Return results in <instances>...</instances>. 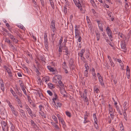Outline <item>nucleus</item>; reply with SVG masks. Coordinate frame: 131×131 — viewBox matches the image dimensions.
Masks as SVG:
<instances>
[{
    "label": "nucleus",
    "mask_w": 131,
    "mask_h": 131,
    "mask_svg": "<svg viewBox=\"0 0 131 131\" xmlns=\"http://www.w3.org/2000/svg\"><path fill=\"white\" fill-rule=\"evenodd\" d=\"M3 68L4 69H5L7 72L8 74V77L10 78L11 79L13 78V76L11 69L5 66H4Z\"/></svg>",
    "instance_id": "obj_1"
},
{
    "label": "nucleus",
    "mask_w": 131,
    "mask_h": 131,
    "mask_svg": "<svg viewBox=\"0 0 131 131\" xmlns=\"http://www.w3.org/2000/svg\"><path fill=\"white\" fill-rule=\"evenodd\" d=\"M106 31L108 36L110 38V40L112 41L113 39L112 32L108 26L107 27L106 29Z\"/></svg>",
    "instance_id": "obj_2"
},
{
    "label": "nucleus",
    "mask_w": 131,
    "mask_h": 131,
    "mask_svg": "<svg viewBox=\"0 0 131 131\" xmlns=\"http://www.w3.org/2000/svg\"><path fill=\"white\" fill-rule=\"evenodd\" d=\"M0 85L1 90L3 92H4L5 90V87L3 80L0 78Z\"/></svg>",
    "instance_id": "obj_3"
},
{
    "label": "nucleus",
    "mask_w": 131,
    "mask_h": 131,
    "mask_svg": "<svg viewBox=\"0 0 131 131\" xmlns=\"http://www.w3.org/2000/svg\"><path fill=\"white\" fill-rule=\"evenodd\" d=\"M69 66L72 68V69H74V61L72 59H70L69 61Z\"/></svg>",
    "instance_id": "obj_4"
},
{
    "label": "nucleus",
    "mask_w": 131,
    "mask_h": 131,
    "mask_svg": "<svg viewBox=\"0 0 131 131\" xmlns=\"http://www.w3.org/2000/svg\"><path fill=\"white\" fill-rule=\"evenodd\" d=\"M98 24L99 27L101 30L103 31V26L102 24L101 23L100 21L99 20H96Z\"/></svg>",
    "instance_id": "obj_5"
},
{
    "label": "nucleus",
    "mask_w": 131,
    "mask_h": 131,
    "mask_svg": "<svg viewBox=\"0 0 131 131\" xmlns=\"http://www.w3.org/2000/svg\"><path fill=\"white\" fill-rule=\"evenodd\" d=\"M19 111L20 113V115L23 118H25L26 117V115L25 111L19 108Z\"/></svg>",
    "instance_id": "obj_6"
},
{
    "label": "nucleus",
    "mask_w": 131,
    "mask_h": 131,
    "mask_svg": "<svg viewBox=\"0 0 131 131\" xmlns=\"http://www.w3.org/2000/svg\"><path fill=\"white\" fill-rule=\"evenodd\" d=\"M30 122L31 123V126L34 128L37 129L38 128V127L35 123L34 121L32 120H31Z\"/></svg>",
    "instance_id": "obj_7"
},
{
    "label": "nucleus",
    "mask_w": 131,
    "mask_h": 131,
    "mask_svg": "<svg viewBox=\"0 0 131 131\" xmlns=\"http://www.w3.org/2000/svg\"><path fill=\"white\" fill-rule=\"evenodd\" d=\"M76 6L78 7H81V4L79 0H73Z\"/></svg>",
    "instance_id": "obj_8"
},
{
    "label": "nucleus",
    "mask_w": 131,
    "mask_h": 131,
    "mask_svg": "<svg viewBox=\"0 0 131 131\" xmlns=\"http://www.w3.org/2000/svg\"><path fill=\"white\" fill-rule=\"evenodd\" d=\"M121 48L123 50V51L126 50V46L125 42L124 41H121Z\"/></svg>",
    "instance_id": "obj_9"
},
{
    "label": "nucleus",
    "mask_w": 131,
    "mask_h": 131,
    "mask_svg": "<svg viewBox=\"0 0 131 131\" xmlns=\"http://www.w3.org/2000/svg\"><path fill=\"white\" fill-rule=\"evenodd\" d=\"M98 79L101 85L102 86H104V83L103 82L102 77L101 76H100V77L99 78H98Z\"/></svg>",
    "instance_id": "obj_10"
},
{
    "label": "nucleus",
    "mask_w": 131,
    "mask_h": 131,
    "mask_svg": "<svg viewBox=\"0 0 131 131\" xmlns=\"http://www.w3.org/2000/svg\"><path fill=\"white\" fill-rule=\"evenodd\" d=\"M75 38H78V36H79L80 32L79 30L77 29H75Z\"/></svg>",
    "instance_id": "obj_11"
},
{
    "label": "nucleus",
    "mask_w": 131,
    "mask_h": 131,
    "mask_svg": "<svg viewBox=\"0 0 131 131\" xmlns=\"http://www.w3.org/2000/svg\"><path fill=\"white\" fill-rule=\"evenodd\" d=\"M108 111L109 113H114L113 109L112 108V107L111 106V105L110 104H108Z\"/></svg>",
    "instance_id": "obj_12"
},
{
    "label": "nucleus",
    "mask_w": 131,
    "mask_h": 131,
    "mask_svg": "<svg viewBox=\"0 0 131 131\" xmlns=\"http://www.w3.org/2000/svg\"><path fill=\"white\" fill-rule=\"evenodd\" d=\"M92 75L94 77L95 80H96L97 79V78H96V75L95 73V69L93 68H92Z\"/></svg>",
    "instance_id": "obj_13"
},
{
    "label": "nucleus",
    "mask_w": 131,
    "mask_h": 131,
    "mask_svg": "<svg viewBox=\"0 0 131 131\" xmlns=\"http://www.w3.org/2000/svg\"><path fill=\"white\" fill-rule=\"evenodd\" d=\"M9 126L10 127L12 131H14L15 129V127L14 126L13 124L11 122H9Z\"/></svg>",
    "instance_id": "obj_14"
},
{
    "label": "nucleus",
    "mask_w": 131,
    "mask_h": 131,
    "mask_svg": "<svg viewBox=\"0 0 131 131\" xmlns=\"http://www.w3.org/2000/svg\"><path fill=\"white\" fill-rule=\"evenodd\" d=\"M85 51V49H82L80 53H78V55H79V56L80 57H82L83 56V53H84V52Z\"/></svg>",
    "instance_id": "obj_15"
},
{
    "label": "nucleus",
    "mask_w": 131,
    "mask_h": 131,
    "mask_svg": "<svg viewBox=\"0 0 131 131\" xmlns=\"http://www.w3.org/2000/svg\"><path fill=\"white\" fill-rule=\"evenodd\" d=\"M60 122L61 124L62 125V126L63 128L64 129H65L67 127L66 126L65 124V123L64 122V121L63 120L61 121Z\"/></svg>",
    "instance_id": "obj_16"
},
{
    "label": "nucleus",
    "mask_w": 131,
    "mask_h": 131,
    "mask_svg": "<svg viewBox=\"0 0 131 131\" xmlns=\"http://www.w3.org/2000/svg\"><path fill=\"white\" fill-rule=\"evenodd\" d=\"M89 52H87L85 54V56L86 58L90 61H91V59L89 57Z\"/></svg>",
    "instance_id": "obj_17"
},
{
    "label": "nucleus",
    "mask_w": 131,
    "mask_h": 131,
    "mask_svg": "<svg viewBox=\"0 0 131 131\" xmlns=\"http://www.w3.org/2000/svg\"><path fill=\"white\" fill-rule=\"evenodd\" d=\"M44 43L45 42H48V39L47 38V35L46 33H45L44 36Z\"/></svg>",
    "instance_id": "obj_18"
},
{
    "label": "nucleus",
    "mask_w": 131,
    "mask_h": 131,
    "mask_svg": "<svg viewBox=\"0 0 131 131\" xmlns=\"http://www.w3.org/2000/svg\"><path fill=\"white\" fill-rule=\"evenodd\" d=\"M49 88L51 89H52L54 88V85L51 83H49L48 84Z\"/></svg>",
    "instance_id": "obj_19"
},
{
    "label": "nucleus",
    "mask_w": 131,
    "mask_h": 131,
    "mask_svg": "<svg viewBox=\"0 0 131 131\" xmlns=\"http://www.w3.org/2000/svg\"><path fill=\"white\" fill-rule=\"evenodd\" d=\"M49 1L51 5L52 8L53 9H54V8L55 7L53 0H49Z\"/></svg>",
    "instance_id": "obj_20"
},
{
    "label": "nucleus",
    "mask_w": 131,
    "mask_h": 131,
    "mask_svg": "<svg viewBox=\"0 0 131 131\" xmlns=\"http://www.w3.org/2000/svg\"><path fill=\"white\" fill-rule=\"evenodd\" d=\"M62 78V76L61 75H57L55 76V78L54 79H57L58 80H61Z\"/></svg>",
    "instance_id": "obj_21"
},
{
    "label": "nucleus",
    "mask_w": 131,
    "mask_h": 131,
    "mask_svg": "<svg viewBox=\"0 0 131 131\" xmlns=\"http://www.w3.org/2000/svg\"><path fill=\"white\" fill-rule=\"evenodd\" d=\"M93 117L94 118V120L95 122H98V120L96 115L95 113H93Z\"/></svg>",
    "instance_id": "obj_22"
},
{
    "label": "nucleus",
    "mask_w": 131,
    "mask_h": 131,
    "mask_svg": "<svg viewBox=\"0 0 131 131\" xmlns=\"http://www.w3.org/2000/svg\"><path fill=\"white\" fill-rule=\"evenodd\" d=\"M51 24L50 28L55 27V21L53 20L51 22Z\"/></svg>",
    "instance_id": "obj_23"
},
{
    "label": "nucleus",
    "mask_w": 131,
    "mask_h": 131,
    "mask_svg": "<svg viewBox=\"0 0 131 131\" xmlns=\"http://www.w3.org/2000/svg\"><path fill=\"white\" fill-rule=\"evenodd\" d=\"M125 10L127 11L129 9L128 5L127 2H125Z\"/></svg>",
    "instance_id": "obj_24"
},
{
    "label": "nucleus",
    "mask_w": 131,
    "mask_h": 131,
    "mask_svg": "<svg viewBox=\"0 0 131 131\" xmlns=\"http://www.w3.org/2000/svg\"><path fill=\"white\" fill-rule=\"evenodd\" d=\"M83 97L84 99V101L86 102H88L87 105H88L89 104V100L88 98H87V96H83Z\"/></svg>",
    "instance_id": "obj_25"
},
{
    "label": "nucleus",
    "mask_w": 131,
    "mask_h": 131,
    "mask_svg": "<svg viewBox=\"0 0 131 131\" xmlns=\"http://www.w3.org/2000/svg\"><path fill=\"white\" fill-rule=\"evenodd\" d=\"M96 36L97 40L98 41L99 40L100 38V34L99 32H97L96 33Z\"/></svg>",
    "instance_id": "obj_26"
},
{
    "label": "nucleus",
    "mask_w": 131,
    "mask_h": 131,
    "mask_svg": "<svg viewBox=\"0 0 131 131\" xmlns=\"http://www.w3.org/2000/svg\"><path fill=\"white\" fill-rule=\"evenodd\" d=\"M58 98L57 95L56 93H54L53 95V97L52 98V100L54 101L56 100Z\"/></svg>",
    "instance_id": "obj_27"
},
{
    "label": "nucleus",
    "mask_w": 131,
    "mask_h": 131,
    "mask_svg": "<svg viewBox=\"0 0 131 131\" xmlns=\"http://www.w3.org/2000/svg\"><path fill=\"white\" fill-rule=\"evenodd\" d=\"M47 68L49 70L53 72L55 71V70L53 69V68L51 67V66H48Z\"/></svg>",
    "instance_id": "obj_28"
},
{
    "label": "nucleus",
    "mask_w": 131,
    "mask_h": 131,
    "mask_svg": "<svg viewBox=\"0 0 131 131\" xmlns=\"http://www.w3.org/2000/svg\"><path fill=\"white\" fill-rule=\"evenodd\" d=\"M63 38L62 36H61L60 38V40L59 41V46H61V44L63 41Z\"/></svg>",
    "instance_id": "obj_29"
},
{
    "label": "nucleus",
    "mask_w": 131,
    "mask_h": 131,
    "mask_svg": "<svg viewBox=\"0 0 131 131\" xmlns=\"http://www.w3.org/2000/svg\"><path fill=\"white\" fill-rule=\"evenodd\" d=\"M28 100V102L30 103V104H31L32 102V101L31 100L30 97L29 96H27Z\"/></svg>",
    "instance_id": "obj_30"
},
{
    "label": "nucleus",
    "mask_w": 131,
    "mask_h": 131,
    "mask_svg": "<svg viewBox=\"0 0 131 131\" xmlns=\"http://www.w3.org/2000/svg\"><path fill=\"white\" fill-rule=\"evenodd\" d=\"M38 94L39 95V97H40L41 99H42L43 97V95L41 92H38Z\"/></svg>",
    "instance_id": "obj_31"
},
{
    "label": "nucleus",
    "mask_w": 131,
    "mask_h": 131,
    "mask_svg": "<svg viewBox=\"0 0 131 131\" xmlns=\"http://www.w3.org/2000/svg\"><path fill=\"white\" fill-rule=\"evenodd\" d=\"M94 91L96 93H98L99 92V91L98 88L95 87L94 88Z\"/></svg>",
    "instance_id": "obj_32"
},
{
    "label": "nucleus",
    "mask_w": 131,
    "mask_h": 131,
    "mask_svg": "<svg viewBox=\"0 0 131 131\" xmlns=\"http://www.w3.org/2000/svg\"><path fill=\"white\" fill-rule=\"evenodd\" d=\"M58 83L63 88L64 87V85L61 80H59L58 81Z\"/></svg>",
    "instance_id": "obj_33"
},
{
    "label": "nucleus",
    "mask_w": 131,
    "mask_h": 131,
    "mask_svg": "<svg viewBox=\"0 0 131 131\" xmlns=\"http://www.w3.org/2000/svg\"><path fill=\"white\" fill-rule=\"evenodd\" d=\"M10 91L14 96H16V94L15 92L13 90L12 88H10Z\"/></svg>",
    "instance_id": "obj_34"
},
{
    "label": "nucleus",
    "mask_w": 131,
    "mask_h": 131,
    "mask_svg": "<svg viewBox=\"0 0 131 131\" xmlns=\"http://www.w3.org/2000/svg\"><path fill=\"white\" fill-rule=\"evenodd\" d=\"M65 92V91L64 90H60L61 94L63 95V97H65L66 96V95L64 94V93Z\"/></svg>",
    "instance_id": "obj_35"
},
{
    "label": "nucleus",
    "mask_w": 131,
    "mask_h": 131,
    "mask_svg": "<svg viewBox=\"0 0 131 131\" xmlns=\"http://www.w3.org/2000/svg\"><path fill=\"white\" fill-rule=\"evenodd\" d=\"M8 36L12 40L14 38V36L12 35L10 33H8Z\"/></svg>",
    "instance_id": "obj_36"
},
{
    "label": "nucleus",
    "mask_w": 131,
    "mask_h": 131,
    "mask_svg": "<svg viewBox=\"0 0 131 131\" xmlns=\"http://www.w3.org/2000/svg\"><path fill=\"white\" fill-rule=\"evenodd\" d=\"M16 92H18V94L20 96H22V94L19 91L18 89L17 88H16Z\"/></svg>",
    "instance_id": "obj_37"
},
{
    "label": "nucleus",
    "mask_w": 131,
    "mask_h": 131,
    "mask_svg": "<svg viewBox=\"0 0 131 131\" xmlns=\"http://www.w3.org/2000/svg\"><path fill=\"white\" fill-rule=\"evenodd\" d=\"M3 130V131H8V126H6L5 127L2 128Z\"/></svg>",
    "instance_id": "obj_38"
},
{
    "label": "nucleus",
    "mask_w": 131,
    "mask_h": 131,
    "mask_svg": "<svg viewBox=\"0 0 131 131\" xmlns=\"http://www.w3.org/2000/svg\"><path fill=\"white\" fill-rule=\"evenodd\" d=\"M66 113L67 116L69 117H71V113L68 111H66Z\"/></svg>",
    "instance_id": "obj_39"
},
{
    "label": "nucleus",
    "mask_w": 131,
    "mask_h": 131,
    "mask_svg": "<svg viewBox=\"0 0 131 131\" xmlns=\"http://www.w3.org/2000/svg\"><path fill=\"white\" fill-rule=\"evenodd\" d=\"M126 74L127 75V78L129 79L130 78V71H126Z\"/></svg>",
    "instance_id": "obj_40"
},
{
    "label": "nucleus",
    "mask_w": 131,
    "mask_h": 131,
    "mask_svg": "<svg viewBox=\"0 0 131 131\" xmlns=\"http://www.w3.org/2000/svg\"><path fill=\"white\" fill-rule=\"evenodd\" d=\"M40 114L44 118H46V116L45 115H44V114L43 112H39Z\"/></svg>",
    "instance_id": "obj_41"
},
{
    "label": "nucleus",
    "mask_w": 131,
    "mask_h": 131,
    "mask_svg": "<svg viewBox=\"0 0 131 131\" xmlns=\"http://www.w3.org/2000/svg\"><path fill=\"white\" fill-rule=\"evenodd\" d=\"M12 113L16 116H17L18 115V112L14 110L12 112Z\"/></svg>",
    "instance_id": "obj_42"
},
{
    "label": "nucleus",
    "mask_w": 131,
    "mask_h": 131,
    "mask_svg": "<svg viewBox=\"0 0 131 131\" xmlns=\"http://www.w3.org/2000/svg\"><path fill=\"white\" fill-rule=\"evenodd\" d=\"M88 70H85L84 72V75L85 77H88Z\"/></svg>",
    "instance_id": "obj_43"
},
{
    "label": "nucleus",
    "mask_w": 131,
    "mask_h": 131,
    "mask_svg": "<svg viewBox=\"0 0 131 131\" xmlns=\"http://www.w3.org/2000/svg\"><path fill=\"white\" fill-rule=\"evenodd\" d=\"M44 45L45 46V48L46 49H48V42H45Z\"/></svg>",
    "instance_id": "obj_44"
},
{
    "label": "nucleus",
    "mask_w": 131,
    "mask_h": 131,
    "mask_svg": "<svg viewBox=\"0 0 131 131\" xmlns=\"http://www.w3.org/2000/svg\"><path fill=\"white\" fill-rule=\"evenodd\" d=\"M19 81L21 82L19 84L20 86L21 87V88H23L24 87V85L23 82L20 80H19Z\"/></svg>",
    "instance_id": "obj_45"
},
{
    "label": "nucleus",
    "mask_w": 131,
    "mask_h": 131,
    "mask_svg": "<svg viewBox=\"0 0 131 131\" xmlns=\"http://www.w3.org/2000/svg\"><path fill=\"white\" fill-rule=\"evenodd\" d=\"M98 122H94V125L95 127V128L96 129H97L98 127V125L97 124Z\"/></svg>",
    "instance_id": "obj_46"
},
{
    "label": "nucleus",
    "mask_w": 131,
    "mask_h": 131,
    "mask_svg": "<svg viewBox=\"0 0 131 131\" xmlns=\"http://www.w3.org/2000/svg\"><path fill=\"white\" fill-rule=\"evenodd\" d=\"M27 110L29 115H31V113L32 112L30 108L27 109Z\"/></svg>",
    "instance_id": "obj_47"
},
{
    "label": "nucleus",
    "mask_w": 131,
    "mask_h": 131,
    "mask_svg": "<svg viewBox=\"0 0 131 131\" xmlns=\"http://www.w3.org/2000/svg\"><path fill=\"white\" fill-rule=\"evenodd\" d=\"M52 103V104L55 107L57 108H58V107L57 106L56 103V104L55 101H53Z\"/></svg>",
    "instance_id": "obj_48"
},
{
    "label": "nucleus",
    "mask_w": 131,
    "mask_h": 131,
    "mask_svg": "<svg viewBox=\"0 0 131 131\" xmlns=\"http://www.w3.org/2000/svg\"><path fill=\"white\" fill-rule=\"evenodd\" d=\"M123 114H124V117L126 121H127V115H126V112H124V113H123Z\"/></svg>",
    "instance_id": "obj_49"
},
{
    "label": "nucleus",
    "mask_w": 131,
    "mask_h": 131,
    "mask_svg": "<svg viewBox=\"0 0 131 131\" xmlns=\"http://www.w3.org/2000/svg\"><path fill=\"white\" fill-rule=\"evenodd\" d=\"M56 104L58 107V106L59 107H61L62 104L61 102H59L57 103Z\"/></svg>",
    "instance_id": "obj_50"
},
{
    "label": "nucleus",
    "mask_w": 131,
    "mask_h": 131,
    "mask_svg": "<svg viewBox=\"0 0 131 131\" xmlns=\"http://www.w3.org/2000/svg\"><path fill=\"white\" fill-rule=\"evenodd\" d=\"M59 46V48L58 51H59L60 52H62V49L63 47H62V46Z\"/></svg>",
    "instance_id": "obj_51"
},
{
    "label": "nucleus",
    "mask_w": 131,
    "mask_h": 131,
    "mask_svg": "<svg viewBox=\"0 0 131 131\" xmlns=\"http://www.w3.org/2000/svg\"><path fill=\"white\" fill-rule=\"evenodd\" d=\"M87 90H85L84 91V93H83V96H87Z\"/></svg>",
    "instance_id": "obj_52"
},
{
    "label": "nucleus",
    "mask_w": 131,
    "mask_h": 131,
    "mask_svg": "<svg viewBox=\"0 0 131 131\" xmlns=\"http://www.w3.org/2000/svg\"><path fill=\"white\" fill-rule=\"evenodd\" d=\"M88 26L90 29V30H91L92 29V25L91 24V23H90L88 24Z\"/></svg>",
    "instance_id": "obj_53"
},
{
    "label": "nucleus",
    "mask_w": 131,
    "mask_h": 131,
    "mask_svg": "<svg viewBox=\"0 0 131 131\" xmlns=\"http://www.w3.org/2000/svg\"><path fill=\"white\" fill-rule=\"evenodd\" d=\"M2 30L4 31L7 33L8 34V33H9V31H7L6 28H2Z\"/></svg>",
    "instance_id": "obj_54"
},
{
    "label": "nucleus",
    "mask_w": 131,
    "mask_h": 131,
    "mask_svg": "<svg viewBox=\"0 0 131 131\" xmlns=\"http://www.w3.org/2000/svg\"><path fill=\"white\" fill-rule=\"evenodd\" d=\"M48 93L50 96H52V92L50 90H48L47 91Z\"/></svg>",
    "instance_id": "obj_55"
},
{
    "label": "nucleus",
    "mask_w": 131,
    "mask_h": 131,
    "mask_svg": "<svg viewBox=\"0 0 131 131\" xmlns=\"http://www.w3.org/2000/svg\"><path fill=\"white\" fill-rule=\"evenodd\" d=\"M85 67L86 69V70H89V66L88 65V64H85Z\"/></svg>",
    "instance_id": "obj_56"
},
{
    "label": "nucleus",
    "mask_w": 131,
    "mask_h": 131,
    "mask_svg": "<svg viewBox=\"0 0 131 131\" xmlns=\"http://www.w3.org/2000/svg\"><path fill=\"white\" fill-rule=\"evenodd\" d=\"M106 41L108 43V44H109L110 46L112 47H113L112 44L111 43L110 41L108 39Z\"/></svg>",
    "instance_id": "obj_57"
},
{
    "label": "nucleus",
    "mask_w": 131,
    "mask_h": 131,
    "mask_svg": "<svg viewBox=\"0 0 131 131\" xmlns=\"http://www.w3.org/2000/svg\"><path fill=\"white\" fill-rule=\"evenodd\" d=\"M22 90L23 91L24 93L26 95H27L26 93V91L25 90V89H24V87L23 88H21Z\"/></svg>",
    "instance_id": "obj_58"
},
{
    "label": "nucleus",
    "mask_w": 131,
    "mask_h": 131,
    "mask_svg": "<svg viewBox=\"0 0 131 131\" xmlns=\"http://www.w3.org/2000/svg\"><path fill=\"white\" fill-rule=\"evenodd\" d=\"M1 123L2 124V126H3L4 125H6V122L3 121H1Z\"/></svg>",
    "instance_id": "obj_59"
},
{
    "label": "nucleus",
    "mask_w": 131,
    "mask_h": 131,
    "mask_svg": "<svg viewBox=\"0 0 131 131\" xmlns=\"http://www.w3.org/2000/svg\"><path fill=\"white\" fill-rule=\"evenodd\" d=\"M40 1L42 6L43 7H44V6H45V4L43 0H41Z\"/></svg>",
    "instance_id": "obj_60"
},
{
    "label": "nucleus",
    "mask_w": 131,
    "mask_h": 131,
    "mask_svg": "<svg viewBox=\"0 0 131 131\" xmlns=\"http://www.w3.org/2000/svg\"><path fill=\"white\" fill-rule=\"evenodd\" d=\"M52 29V30L53 33H55L56 32V28L55 27H53L51 28Z\"/></svg>",
    "instance_id": "obj_61"
},
{
    "label": "nucleus",
    "mask_w": 131,
    "mask_h": 131,
    "mask_svg": "<svg viewBox=\"0 0 131 131\" xmlns=\"http://www.w3.org/2000/svg\"><path fill=\"white\" fill-rule=\"evenodd\" d=\"M110 114V115L111 117V118L112 119H113L114 117V113H111Z\"/></svg>",
    "instance_id": "obj_62"
},
{
    "label": "nucleus",
    "mask_w": 131,
    "mask_h": 131,
    "mask_svg": "<svg viewBox=\"0 0 131 131\" xmlns=\"http://www.w3.org/2000/svg\"><path fill=\"white\" fill-rule=\"evenodd\" d=\"M12 40L15 43H17L18 41V40L15 38Z\"/></svg>",
    "instance_id": "obj_63"
},
{
    "label": "nucleus",
    "mask_w": 131,
    "mask_h": 131,
    "mask_svg": "<svg viewBox=\"0 0 131 131\" xmlns=\"http://www.w3.org/2000/svg\"><path fill=\"white\" fill-rule=\"evenodd\" d=\"M40 59L41 61H43L44 62L45 61V59L44 58V57L43 56H41L40 57Z\"/></svg>",
    "instance_id": "obj_64"
}]
</instances>
